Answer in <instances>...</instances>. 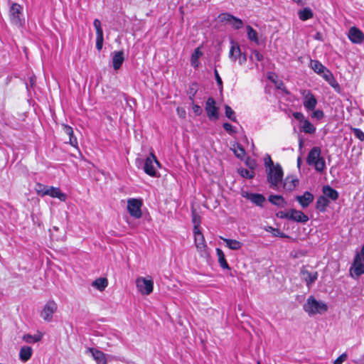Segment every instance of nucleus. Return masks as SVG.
<instances>
[{
	"label": "nucleus",
	"mask_w": 364,
	"mask_h": 364,
	"mask_svg": "<svg viewBox=\"0 0 364 364\" xmlns=\"http://www.w3.org/2000/svg\"><path fill=\"white\" fill-rule=\"evenodd\" d=\"M87 352H90L91 353L93 359L95 360L97 364L107 363L106 355L102 351L94 348H89L87 349Z\"/></svg>",
	"instance_id": "obj_19"
},
{
	"label": "nucleus",
	"mask_w": 364,
	"mask_h": 364,
	"mask_svg": "<svg viewBox=\"0 0 364 364\" xmlns=\"http://www.w3.org/2000/svg\"><path fill=\"white\" fill-rule=\"evenodd\" d=\"M247 61V56L245 53H242V55L238 58V63L240 65H244Z\"/></svg>",
	"instance_id": "obj_57"
},
{
	"label": "nucleus",
	"mask_w": 364,
	"mask_h": 364,
	"mask_svg": "<svg viewBox=\"0 0 364 364\" xmlns=\"http://www.w3.org/2000/svg\"><path fill=\"white\" fill-rule=\"evenodd\" d=\"M234 153L235 156L239 159H242L245 154V151L242 145L237 144L236 147L234 149Z\"/></svg>",
	"instance_id": "obj_41"
},
{
	"label": "nucleus",
	"mask_w": 364,
	"mask_h": 364,
	"mask_svg": "<svg viewBox=\"0 0 364 364\" xmlns=\"http://www.w3.org/2000/svg\"><path fill=\"white\" fill-rule=\"evenodd\" d=\"M142 201L136 198H129L127 200V209L131 216L139 219L141 217Z\"/></svg>",
	"instance_id": "obj_5"
},
{
	"label": "nucleus",
	"mask_w": 364,
	"mask_h": 364,
	"mask_svg": "<svg viewBox=\"0 0 364 364\" xmlns=\"http://www.w3.org/2000/svg\"><path fill=\"white\" fill-rule=\"evenodd\" d=\"M301 163V159L300 157H299L297 159V166H298V167H300Z\"/></svg>",
	"instance_id": "obj_62"
},
{
	"label": "nucleus",
	"mask_w": 364,
	"mask_h": 364,
	"mask_svg": "<svg viewBox=\"0 0 364 364\" xmlns=\"http://www.w3.org/2000/svg\"><path fill=\"white\" fill-rule=\"evenodd\" d=\"M214 74H215V80L217 82V84L219 86V87L222 90V88H223V81H222V79L220 77L217 70H215Z\"/></svg>",
	"instance_id": "obj_53"
},
{
	"label": "nucleus",
	"mask_w": 364,
	"mask_h": 364,
	"mask_svg": "<svg viewBox=\"0 0 364 364\" xmlns=\"http://www.w3.org/2000/svg\"><path fill=\"white\" fill-rule=\"evenodd\" d=\"M281 218H284L288 220L299 223H306L309 220L308 216L306 215L303 212L295 209H291L287 211L286 213H284V215H282Z\"/></svg>",
	"instance_id": "obj_9"
},
{
	"label": "nucleus",
	"mask_w": 364,
	"mask_h": 364,
	"mask_svg": "<svg viewBox=\"0 0 364 364\" xmlns=\"http://www.w3.org/2000/svg\"><path fill=\"white\" fill-rule=\"evenodd\" d=\"M323 193L326 198H328L333 200H335L338 197V193L329 186H325L323 187Z\"/></svg>",
	"instance_id": "obj_28"
},
{
	"label": "nucleus",
	"mask_w": 364,
	"mask_h": 364,
	"mask_svg": "<svg viewBox=\"0 0 364 364\" xmlns=\"http://www.w3.org/2000/svg\"><path fill=\"white\" fill-rule=\"evenodd\" d=\"M328 204L329 200L328 198L323 196H320V210H323Z\"/></svg>",
	"instance_id": "obj_46"
},
{
	"label": "nucleus",
	"mask_w": 364,
	"mask_h": 364,
	"mask_svg": "<svg viewBox=\"0 0 364 364\" xmlns=\"http://www.w3.org/2000/svg\"><path fill=\"white\" fill-rule=\"evenodd\" d=\"M92 287H95L100 291H103L108 285V281L106 278L100 277L95 279L92 284Z\"/></svg>",
	"instance_id": "obj_32"
},
{
	"label": "nucleus",
	"mask_w": 364,
	"mask_h": 364,
	"mask_svg": "<svg viewBox=\"0 0 364 364\" xmlns=\"http://www.w3.org/2000/svg\"><path fill=\"white\" fill-rule=\"evenodd\" d=\"M264 165L266 169L275 167V164H274L269 155H267V156L264 158Z\"/></svg>",
	"instance_id": "obj_47"
},
{
	"label": "nucleus",
	"mask_w": 364,
	"mask_h": 364,
	"mask_svg": "<svg viewBox=\"0 0 364 364\" xmlns=\"http://www.w3.org/2000/svg\"><path fill=\"white\" fill-rule=\"evenodd\" d=\"M267 181L269 187L274 190L279 191L283 179V170L279 164H276L275 167L266 169Z\"/></svg>",
	"instance_id": "obj_1"
},
{
	"label": "nucleus",
	"mask_w": 364,
	"mask_h": 364,
	"mask_svg": "<svg viewBox=\"0 0 364 364\" xmlns=\"http://www.w3.org/2000/svg\"><path fill=\"white\" fill-rule=\"evenodd\" d=\"M303 309L309 316H314L318 312V301L313 296H311L304 304Z\"/></svg>",
	"instance_id": "obj_11"
},
{
	"label": "nucleus",
	"mask_w": 364,
	"mask_h": 364,
	"mask_svg": "<svg viewBox=\"0 0 364 364\" xmlns=\"http://www.w3.org/2000/svg\"><path fill=\"white\" fill-rule=\"evenodd\" d=\"M293 116L295 119L300 121L301 123H303V121L305 120L304 114L301 112H294Z\"/></svg>",
	"instance_id": "obj_54"
},
{
	"label": "nucleus",
	"mask_w": 364,
	"mask_h": 364,
	"mask_svg": "<svg viewBox=\"0 0 364 364\" xmlns=\"http://www.w3.org/2000/svg\"><path fill=\"white\" fill-rule=\"evenodd\" d=\"M307 164L309 166L315 167L316 171H318V148L315 146L309 153L307 159Z\"/></svg>",
	"instance_id": "obj_18"
},
{
	"label": "nucleus",
	"mask_w": 364,
	"mask_h": 364,
	"mask_svg": "<svg viewBox=\"0 0 364 364\" xmlns=\"http://www.w3.org/2000/svg\"><path fill=\"white\" fill-rule=\"evenodd\" d=\"M243 196L246 197L251 202L259 206H262L264 202L265 201V198L264 196L259 193H246L245 195H243Z\"/></svg>",
	"instance_id": "obj_23"
},
{
	"label": "nucleus",
	"mask_w": 364,
	"mask_h": 364,
	"mask_svg": "<svg viewBox=\"0 0 364 364\" xmlns=\"http://www.w3.org/2000/svg\"><path fill=\"white\" fill-rule=\"evenodd\" d=\"M265 230L267 231V232H270L274 236H276V237H282V238H286V237H289L288 235H287L285 233H284L283 232H281L279 229H277V228H274L271 226H268L265 228Z\"/></svg>",
	"instance_id": "obj_37"
},
{
	"label": "nucleus",
	"mask_w": 364,
	"mask_h": 364,
	"mask_svg": "<svg viewBox=\"0 0 364 364\" xmlns=\"http://www.w3.org/2000/svg\"><path fill=\"white\" fill-rule=\"evenodd\" d=\"M234 17L235 16H233L232 15H230L229 14H223L219 16L221 21H228L230 23L232 21V20Z\"/></svg>",
	"instance_id": "obj_49"
},
{
	"label": "nucleus",
	"mask_w": 364,
	"mask_h": 364,
	"mask_svg": "<svg viewBox=\"0 0 364 364\" xmlns=\"http://www.w3.org/2000/svg\"><path fill=\"white\" fill-rule=\"evenodd\" d=\"M196 93V90H195L193 88H191L190 91L188 92L189 95V99L191 102H193L194 96Z\"/></svg>",
	"instance_id": "obj_58"
},
{
	"label": "nucleus",
	"mask_w": 364,
	"mask_h": 364,
	"mask_svg": "<svg viewBox=\"0 0 364 364\" xmlns=\"http://www.w3.org/2000/svg\"><path fill=\"white\" fill-rule=\"evenodd\" d=\"M241 55L242 52L239 45L233 41H231V47L229 52V57L231 60L235 62Z\"/></svg>",
	"instance_id": "obj_22"
},
{
	"label": "nucleus",
	"mask_w": 364,
	"mask_h": 364,
	"mask_svg": "<svg viewBox=\"0 0 364 364\" xmlns=\"http://www.w3.org/2000/svg\"><path fill=\"white\" fill-rule=\"evenodd\" d=\"M314 117H318V110H316L314 112Z\"/></svg>",
	"instance_id": "obj_64"
},
{
	"label": "nucleus",
	"mask_w": 364,
	"mask_h": 364,
	"mask_svg": "<svg viewBox=\"0 0 364 364\" xmlns=\"http://www.w3.org/2000/svg\"><path fill=\"white\" fill-rule=\"evenodd\" d=\"M321 310L326 311L327 310V306L324 304L320 303V311Z\"/></svg>",
	"instance_id": "obj_60"
},
{
	"label": "nucleus",
	"mask_w": 364,
	"mask_h": 364,
	"mask_svg": "<svg viewBox=\"0 0 364 364\" xmlns=\"http://www.w3.org/2000/svg\"><path fill=\"white\" fill-rule=\"evenodd\" d=\"M298 15L301 21H306L313 17V12L311 9L306 7L299 11Z\"/></svg>",
	"instance_id": "obj_34"
},
{
	"label": "nucleus",
	"mask_w": 364,
	"mask_h": 364,
	"mask_svg": "<svg viewBox=\"0 0 364 364\" xmlns=\"http://www.w3.org/2000/svg\"><path fill=\"white\" fill-rule=\"evenodd\" d=\"M354 135L360 141H364V133L358 128H351Z\"/></svg>",
	"instance_id": "obj_45"
},
{
	"label": "nucleus",
	"mask_w": 364,
	"mask_h": 364,
	"mask_svg": "<svg viewBox=\"0 0 364 364\" xmlns=\"http://www.w3.org/2000/svg\"><path fill=\"white\" fill-rule=\"evenodd\" d=\"M160 167V164L156 156L151 153L146 159L144 166V172L150 176H156V168Z\"/></svg>",
	"instance_id": "obj_3"
},
{
	"label": "nucleus",
	"mask_w": 364,
	"mask_h": 364,
	"mask_svg": "<svg viewBox=\"0 0 364 364\" xmlns=\"http://www.w3.org/2000/svg\"><path fill=\"white\" fill-rule=\"evenodd\" d=\"M176 112L178 117L181 119H185L186 117V112L183 107H178L176 109Z\"/></svg>",
	"instance_id": "obj_52"
},
{
	"label": "nucleus",
	"mask_w": 364,
	"mask_h": 364,
	"mask_svg": "<svg viewBox=\"0 0 364 364\" xmlns=\"http://www.w3.org/2000/svg\"><path fill=\"white\" fill-rule=\"evenodd\" d=\"M246 28L248 39L257 44H259L257 31L251 26H247Z\"/></svg>",
	"instance_id": "obj_33"
},
{
	"label": "nucleus",
	"mask_w": 364,
	"mask_h": 364,
	"mask_svg": "<svg viewBox=\"0 0 364 364\" xmlns=\"http://www.w3.org/2000/svg\"><path fill=\"white\" fill-rule=\"evenodd\" d=\"M364 274V264L359 256H355L353 263L350 269V274L353 278H358Z\"/></svg>",
	"instance_id": "obj_10"
},
{
	"label": "nucleus",
	"mask_w": 364,
	"mask_h": 364,
	"mask_svg": "<svg viewBox=\"0 0 364 364\" xmlns=\"http://www.w3.org/2000/svg\"><path fill=\"white\" fill-rule=\"evenodd\" d=\"M57 304L53 301H48L44 306L43 310L41 312V316L47 321H51L53 314L57 310Z\"/></svg>",
	"instance_id": "obj_8"
},
{
	"label": "nucleus",
	"mask_w": 364,
	"mask_h": 364,
	"mask_svg": "<svg viewBox=\"0 0 364 364\" xmlns=\"http://www.w3.org/2000/svg\"><path fill=\"white\" fill-rule=\"evenodd\" d=\"M216 255L218 256V260L220 266L223 269H230V268L229 267L228 263L226 261L225 255L223 250L220 248H216Z\"/></svg>",
	"instance_id": "obj_29"
},
{
	"label": "nucleus",
	"mask_w": 364,
	"mask_h": 364,
	"mask_svg": "<svg viewBox=\"0 0 364 364\" xmlns=\"http://www.w3.org/2000/svg\"><path fill=\"white\" fill-rule=\"evenodd\" d=\"M248 166H250V168L253 169L255 166V164L254 162L252 164L250 163L248 164Z\"/></svg>",
	"instance_id": "obj_63"
},
{
	"label": "nucleus",
	"mask_w": 364,
	"mask_h": 364,
	"mask_svg": "<svg viewBox=\"0 0 364 364\" xmlns=\"http://www.w3.org/2000/svg\"><path fill=\"white\" fill-rule=\"evenodd\" d=\"M296 200L299 202L303 208L309 205L314 200V196L309 191H306L302 196H296Z\"/></svg>",
	"instance_id": "obj_20"
},
{
	"label": "nucleus",
	"mask_w": 364,
	"mask_h": 364,
	"mask_svg": "<svg viewBox=\"0 0 364 364\" xmlns=\"http://www.w3.org/2000/svg\"><path fill=\"white\" fill-rule=\"evenodd\" d=\"M301 129L306 134H312L316 131V127L306 119L303 121Z\"/></svg>",
	"instance_id": "obj_35"
},
{
	"label": "nucleus",
	"mask_w": 364,
	"mask_h": 364,
	"mask_svg": "<svg viewBox=\"0 0 364 364\" xmlns=\"http://www.w3.org/2000/svg\"><path fill=\"white\" fill-rule=\"evenodd\" d=\"M124 60V53L123 51H117L114 52V56L112 58V65L113 68L115 70H117L122 66L123 62Z\"/></svg>",
	"instance_id": "obj_25"
},
{
	"label": "nucleus",
	"mask_w": 364,
	"mask_h": 364,
	"mask_svg": "<svg viewBox=\"0 0 364 364\" xmlns=\"http://www.w3.org/2000/svg\"><path fill=\"white\" fill-rule=\"evenodd\" d=\"M136 285L139 291L143 295H149L153 291L154 282L151 279L138 277L136 280Z\"/></svg>",
	"instance_id": "obj_4"
},
{
	"label": "nucleus",
	"mask_w": 364,
	"mask_h": 364,
	"mask_svg": "<svg viewBox=\"0 0 364 364\" xmlns=\"http://www.w3.org/2000/svg\"><path fill=\"white\" fill-rule=\"evenodd\" d=\"M257 61H262L263 60V55L257 50H254L252 52V55L250 56V60Z\"/></svg>",
	"instance_id": "obj_44"
},
{
	"label": "nucleus",
	"mask_w": 364,
	"mask_h": 364,
	"mask_svg": "<svg viewBox=\"0 0 364 364\" xmlns=\"http://www.w3.org/2000/svg\"><path fill=\"white\" fill-rule=\"evenodd\" d=\"M193 112L197 116L200 115L202 113V109H201L200 107L198 105H193Z\"/></svg>",
	"instance_id": "obj_56"
},
{
	"label": "nucleus",
	"mask_w": 364,
	"mask_h": 364,
	"mask_svg": "<svg viewBox=\"0 0 364 364\" xmlns=\"http://www.w3.org/2000/svg\"><path fill=\"white\" fill-rule=\"evenodd\" d=\"M223 127L225 129V131H227L230 134H233L236 132L235 128L230 123L225 122L223 124Z\"/></svg>",
	"instance_id": "obj_51"
},
{
	"label": "nucleus",
	"mask_w": 364,
	"mask_h": 364,
	"mask_svg": "<svg viewBox=\"0 0 364 364\" xmlns=\"http://www.w3.org/2000/svg\"><path fill=\"white\" fill-rule=\"evenodd\" d=\"M46 196H50L52 198H57L61 201H65L66 200V195L62 193L59 188L49 186L48 188V191H46Z\"/></svg>",
	"instance_id": "obj_21"
},
{
	"label": "nucleus",
	"mask_w": 364,
	"mask_h": 364,
	"mask_svg": "<svg viewBox=\"0 0 364 364\" xmlns=\"http://www.w3.org/2000/svg\"><path fill=\"white\" fill-rule=\"evenodd\" d=\"M192 222L194 225L193 231L200 230L199 226L201 223V219L195 210L192 211Z\"/></svg>",
	"instance_id": "obj_36"
},
{
	"label": "nucleus",
	"mask_w": 364,
	"mask_h": 364,
	"mask_svg": "<svg viewBox=\"0 0 364 364\" xmlns=\"http://www.w3.org/2000/svg\"><path fill=\"white\" fill-rule=\"evenodd\" d=\"M220 238L225 242L226 246L229 249L232 250H238L241 249L243 245L241 242L236 240L228 239L223 237H220Z\"/></svg>",
	"instance_id": "obj_27"
},
{
	"label": "nucleus",
	"mask_w": 364,
	"mask_h": 364,
	"mask_svg": "<svg viewBox=\"0 0 364 364\" xmlns=\"http://www.w3.org/2000/svg\"><path fill=\"white\" fill-rule=\"evenodd\" d=\"M205 109L210 119H218L219 118V107L216 106L215 100L213 97H209L207 100Z\"/></svg>",
	"instance_id": "obj_7"
},
{
	"label": "nucleus",
	"mask_w": 364,
	"mask_h": 364,
	"mask_svg": "<svg viewBox=\"0 0 364 364\" xmlns=\"http://www.w3.org/2000/svg\"><path fill=\"white\" fill-rule=\"evenodd\" d=\"M302 279L306 282L309 287L310 284L314 283L317 279V272L309 271L307 267H302L301 269Z\"/></svg>",
	"instance_id": "obj_16"
},
{
	"label": "nucleus",
	"mask_w": 364,
	"mask_h": 364,
	"mask_svg": "<svg viewBox=\"0 0 364 364\" xmlns=\"http://www.w3.org/2000/svg\"><path fill=\"white\" fill-rule=\"evenodd\" d=\"M48 187L49 186L38 183L36 185V191L38 195L45 196H46V193H45V192L48 191Z\"/></svg>",
	"instance_id": "obj_42"
},
{
	"label": "nucleus",
	"mask_w": 364,
	"mask_h": 364,
	"mask_svg": "<svg viewBox=\"0 0 364 364\" xmlns=\"http://www.w3.org/2000/svg\"><path fill=\"white\" fill-rule=\"evenodd\" d=\"M304 105L308 110H313L317 103L316 97L309 90H303Z\"/></svg>",
	"instance_id": "obj_15"
},
{
	"label": "nucleus",
	"mask_w": 364,
	"mask_h": 364,
	"mask_svg": "<svg viewBox=\"0 0 364 364\" xmlns=\"http://www.w3.org/2000/svg\"><path fill=\"white\" fill-rule=\"evenodd\" d=\"M276 86L277 89L284 90V83L282 82H279L278 83L276 82Z\"/></svg>",
	"instance_id": "obj_59"
},
{
	"label": "nucleus",
	"mask_w": 364,
	"mask_h": 364,
	"mask_svg": "<svg viewBox=\"0 0 364 364\" xmlns=\"http://www.w3.org/2000/svg\"><path fill=\"white\" fill-rule=\"evenodd\" d=\"M319 161H320V166L323 167L325 165V162H324V160L323 159V158L320 157ZM321 168V167H320V169Z\"/></svg>",
	"instance_id": "obj_61"
},
{
	"label": "nucleus",
	"mask_w": 364,
	"mask_h": 364,
	"mask_svg": "<svg viewBox=\"0 0 364 364\" xmlns=\"http://www.w3.org/2000/svg\"><path fill=\"white\" fill-rule=\"evenodd\" d=\"M33 349L30 346H22L19 351V359L25 363L27 362L32 356Z\"/></svg>",
	"instance_id": "obj_24"
},
{
	"label": "nucleus",
	"mask_w": 364,
	"mask_h": 364,
	"mask_svg": "<svg viewBox=\"0 0 364 364\" xmlns=\"http://www.w3.org/2000/svg\"><path fill=\"white\" fill-rule=\"evenodd\" d=\"M347 354L346 353H342L337 359L333 362V364H342L347 359Z\"/></svg>",
	"instance_id": "obj_50"
},
{
	"label": "nucleus",
	"mask_w": 364,
	"mask_h": 364,
	"mask_svg": "<svg viewBox=\"0 0 364 364\" xmlns=\"http://www.w3.org/2000/svg\"><path fill=\"white\" fill-rule=\"evenodd\" d=\"M202 55L200 48L198 47L195 49L194 52L191 55V65L195 68H197L199 65L198 59Z\"/></svg>",
	"instance_id": "obj_31"
},
{
	"label": "nucleus",
	"mask_w": 364,
	"mask_h": 364,
	"mask_svg": "<svg viewBox=\"0 0 364 364\" xmlns=\"http://www.w3.org/2000/svg\"><path fill=\"white\" fill-rule=\"evenodd\" d=\"M225 116L231 121H232V122L237 121L235 112L228 105H225Z\"/></svg>",
	"instance_id": "obj_39"
},
{
	"label": "nucleus",
	"mask_w": 364,
	"mask_h": 364,
	"mask_svg": "<svg viewBox=\"0 0 364 364\" xmlns=\"http://www.w3.org/2000/svg\"><path fill=\"white\" fill-rule=\"evenodd\" d=\"M238 172L241 176L246 178H252L255 176V173L253 171H249L246 168H241L238 170Z\"/></svg>",
	"instance_id": "obj_40"
},
{
	"label": "nucleus",
	"mask_w": 364,
	"mask_h": 364,
	"mask_svg": "<svg viewBox=\"0 0 364 364\" xmlns=\"http://www.w3.org/2000/svg\"><path fill=\"white\" fill-rule=\"evenodd\" d=\"M320 77L325 80L336 92H341L339 84L334 78L332 73L321 64H320Z\"/></svg>",
	"instance_id": "obj_6"
},
{
	"label": "nucleus",
	"mask_w": 364,
	"mask_h": 364,
	"mask_svg": "<svg viewBox=\"0 0 364 364\" xmlns=\"http://www.w3.org/2000/svg\"><path fill=\"white\" fill-rule=\"evenodd\" d=\"M311 67L315 73H318V61L311 60Z\"/></svg>",
	"instance_id": "obj_55"
},
{
	"label": "nucleus",
	"mask_w": 364,
	"mask_h": 364,
	"mask_svg": "<svg viewBox=\"0 0 364 364\" xmlns=\"http://www.w3.org/2000/svg\"><path fill=\"white\" fill-rule=\"evenodd\" d=\"M195 236V245L197 250L200 253L201 255L206 253L207 245L205 241L204 236L201 233L200 230L193 231Z\"/></svg>",
	"instance_id": "obj_12"
},
{
	"label": "nucleus",
	"mask_w": 364,
	"mask_h": 364,
	"mask_svg": "<svg viewBox=\"0 0 364 364\" xmlns=\"http://www.w3.org/2000/svg\"><path fill=\"white\" fill-rule=\"evenodd\" d=\"M269 201L279 207V208H284L287 203L284 200V198L282 196H277V195H272L269 197Z\"/></svg>",
	"instance_id": "obj_30"
},
{
	"label": "nucleus",
	"mask_w": 364,
	"mask_h": 364,
	"mask_svg": "<svg viewBox=\"0 0 364 364\" xmlns=\"http://www.w3.org/2000/svg\"><path fill=\"white\" fill-rule=\"evenodd\" d=\"M230 23L232 26V27H234L236 29L240 28L242 26V25H243L242 21L241 19L238 18H236V17H234L232 18V20L230 22Z\"/></svg>",
	"instance_id": "obj_43"
},
{
	"label": "nucleus",
	"mask_w": 364,
	"mask_h": 364,
	"mask_svg": "<svg viewBox=\"0 0 364 364\" xmlns=\"http://www.w3.org/2000/svg\"><path fill=\"white\" fill-rule=\"evenodd\" d=\"M23 7L17 4L13 3L9 10V18L12 24L17 27H21L24 23V18L22 14Z\"/></svg>",
	"instance_id": "obj_2"
},
{
	"label": "nucleus",
	"mask_w": 364,
	"mask_h": 364,
	"mask_svg": "<svg viewBox=\"0 0 364 364\" xmlns=\"http://www.w3.org/2000/svg\"><path fill=\"white\" fill-rule=\"evenodd\" d=\"M36 82V77L35 75H32L29 77V82L26 83V88L29 91L30 88H33L35 87Z\"/></svg>",
	"instance_id": "obj_48"
},
{
	"label": "nucleus",
	"mask_w": 364,
	"mask_h": 364,
	"mask_svg": "<svg viewBox=\"0 0 364 364\" xmlns=\"http://www.w3.org/2000/svg\"><path fill=\"white\" fill-rule=\"evenodd\" d=\"M23 340L28 343H33L38 342L41 340V336H31L26 334L23 336Z\"/></svg>",
	"instance_id": "obj_38"
},
{
	"label": "nucleus",
	"mask_w": 364,
	"mask_h": 364,
	"mask_svg": "<svg viewBox=\"0 0 364 364\" xmlns=\"http://www.w3.org/2000/svg\"><path fill=\"white\" fill-rule=\"evenodd\" d=\"M348 36L350 41L355 44H360L364 41V33L355 26L349 29Z\"/></svg>",
	"instance_id": "obj_13"
},
{
	"label": "nucleus",
	"mask_w": 364,
	"mask_h": 364,
	"mask_svg": "<svg viewBox=\"0 0 364 364\" xmlns=\"http://www.w3.org/2000/svg\"><path fill=\"white\" fill-rule=\"evenodd\" d=\"M299 184V180L294 176H288L286 178L282 181V188L286 191H293L296 186Z\"/></svg>",
	"instance_id": "obj_17"
},
{
	"label": "nucleus",
	"mask_w": 364,
	"mask_h": 364,
	"mask_svg": "<svg viewBox=\"0 0 364 364\" xmlns=\"http://www.w3.org/2000/svg\"><path fill=\"white\" fill-rule=\"evenodd\" d=\"M93 25L96 30V48L100 50L102 48L104 41L101 22L99 19L96 18L94 20Z\"/></svg>",
	"instance_id": "obj_14"
},
{
	"label": "nucleus",
	"mask_w": 364,
	"mask_h": 364,
	"mask_svg": "<svg viewBox=\"0 0 364 364\" xmlns=\"http://www.w3.org/2000/svg\"><path fill=\"white\" fill-rule=\"evenodd\" d=\"M63 132L69 136V143L74 147H77V138L73 134V129L67 124H62Z\"/></svg>",
	"instance_id": "obj_26"
}]
</instances>
